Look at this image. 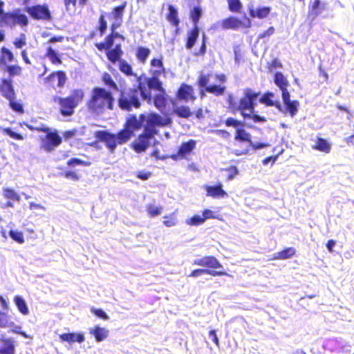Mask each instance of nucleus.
Here are the masks:
<instances>
[{"label": "nucleus", "mask_w": 354, "mask_h": 354, "mask_svg": "<svg viewBox=\"0 0 354 354\" xmlns=\"http://www.w3.org/2000/svg\"><path fill=\"white\" fill-rule=\"evenodd\" d=\"M145 115L142 113L139 118L136 115H130L124 124L123 129L117 133H113L106 130H97L94 132L95 140L88 145L96 149L99 148V143L103 142L110 153H113L118 145L127 143L133 136L134 131L140 129L145 122Z\"/></svg>", "instance_id": "obj_1"}, {"label": "nucleus", "mask_w": 354, "mask_h": 354, "mask_svg": "<svg viewBox=\"0 0 354 354\" xmlns=\"http://www.w3.org/2000/svg\"><path fill=\"white\" fill-rule=\"evenodd\" d=\"M140 95L148 102L152 100L151 91H147L146 84L142 82H139L136 87L120 91L117 100L118 107L128 112L131 111L133 109L140 108Z\"/></svg>", "instance_id": "obj_2"}, {"label": "nucleus", "mask_w": 354, "mask_h": 354, "mask_svg": "<svg viewBox=\"0 0 354 354\" xmlns=\"http://www.w3.org/2000/svg\"><path fill=\"white\" fill-rule=\"evenodd\" d=\"M115 102V99L111 91L96 86L92 89L86 106L91 113L100 115L108 110H113Z\"/></svg>", "instance_id": "obj_3"}, {"label": "nucleus", "mask_w": 354, "mask_h": 354, "mask_svg": "<svg viewBox=\"0 0 354 354\" xmlns=\"http://www.w3.org/2000/svg\"><path fill=\"white\" fill-rule=\"evenodd\" d=\"M127 6V2L124 1L120 5L114 7L111 12L107 15L110 19H113L114 21L111 24V32L104 37V41L95 43L94 45L99 51L103 52L104 49L112 47L114 44V40L116 38H123V37L115 30L121 24Z\"/></svg>", "instance_id": "obj_4"}, {"label": "nucleus", "mask_w": 354, "mask_h": 354, "mask_svg": "<svg viewBox=\"0 0 354 354\" xmlns=\"http://www.w3.org/2000/svg\"><path fill=\"white\" fill-rule=\"evenodd\" d=\"M193 265L206 268H198L192 270L188 275L189 277H198L203 274H209L213 277L227 276L231 277L227 272L222 269L223 266L220 261L214 256H205L193 261Z\"/></svg>", "instance_id": "obj_5"}, {"label": "nucleus", "mask_w": 354, "mask_h": 354, "mask_svg": "<svg viewBox=\"0 0 354 354\" xmlns=\"http://www.w3.org/2000/svg\"><path fill=\"white\" fill-rule=\"evenodd\" d=\"M29 24L28 17L22 12L20 8L11 11H3V2H0V26L13 28L17 25L26 27Z\"/></svg>", "instance_id": "obj_6"}, {"label": "nucleus", "mask_w": 354, "mask_h": 354, "mask_svg": "<svg viewBox=\"0 0 354 354\" xmlns=\"http://www.w3.org/2000/svg\"><path fill=\"white\" fill-rule=\"evenodd\" d=\"M84 92L82 89H74L70 95L66 97H55L54 101L59 105V113L63 116H71L74 113V109L83 100Z\"/></svg>", "instance_id": "obj_7"}, {"label": "nucleus", "mask_w": 354, "mask_h": 354, "mask_svg": "<svg viewBox=\"0 0 354 354\" xmlns=\"http://www.w3.org/2000/svg\"><path fill=\"white\" fill-rule=\"evenodd\" d=\"M103 51H105L106 57L110 63L113 64H118V68L121 73L127 76L135 75L131 64L127 60L122 59L124 52L120 44H116L113 48L112 46L105 48Z\"/></svg>", "instance_id": "obj_8"}, {"label": "nucleus", "mask_w": 354, "mask_h": 354, "mask_svg": "<svg viewBox=\"0 0 354 354\" xmlns=\"http://www.w3.org/2000/svg\"><path fill=\"white\" fill-rule=\"evenodd\" d=\"M260 93L253 91L250 88H246L243 91V95L239 101L237 110L241 115L245 117L248 113H253L255 111L256 100L259 96Z\"/></svg>", "instance_id": "obj_9"}, {"label": "nucleus", "mask_w": 354, "mask_h": 354, "mask_svg": "<svg viewBox=\"0 0 354 354\" xmlns=\"http://www.w3.org/2000/svg\"><path fill=\"white\" fill-rule=\"evenodd\" d=\"M171 122V120L169 118H163L156 113H151L147 115H145L142 127L144 131L155 136L158 133L157 127H165Z\"/></svg>", "instance_id": "obj_10"}, {"label": "nucleus", "mask_w": 354, "mask_h": 354, "mask_svg": "<svg viewBox=\"0 0 354 354\" xmlns=\"http://www.w3.org/2000/svg\"><path fill=\"white\" fill-rule=\"evenodd\" d=\"M24 11L35 21H50L53 19L49 6L46 3L26 6Z\"/></svg>", "instance_id": "obj_11"}, {"label": "nucleus", "mask_w": 354, "mask_h": 354, "mask_svg": "<svg viewBox=\"0 0 354 354\" xmlns=\"http://www.w3.org/2000/svg\"><path fill=\"white\" fill-rule=\"evenodd\" d=\"M43 133H45L46 135L41 138L40 148L46 152L50 153L61 145L62 138L57 131H51L48 127V131H43Z\"/></svg>", "instance_id": "obj_12"}, {"label": "nucleus", "mask_w": 354, "mask_h": 354, "mask_svg": "<svg viewBox=\"0 0 354 354\" xmlns=\"http://www.w3.org/2000/svg\"><path fill=\"white\" fill-rule=\"evenodd\" d=\"M221 26L223 30H238L239 28H250L252 26V22L247 17H245L244 21H241L238 17L230 16L222 20Z\"/></svg>", "instance_id": "obj_13"}, {"label": "nucleus", "mask_w": 354, "mask_h": 354, "mask_svg": "<svg viewBox=\"0 0 354 354\" xmlns=\"http://www.w3.org/2000/svg\"><path fill=\"white\" fill-rule=\"evenodd\" d=\"M196 147V141L195 140L190 139L187 142H182L179 146L177 152L171 154L169 157L174 161L187 159L188 156L191 155Z\"/></svg>", "instance_id": "obj_14"}, {"label": "nucleus", "mask_w": 354, "mask_h": 354, "mask_svg": "<svg viewBox=\"0 0 354 354\" xmlns=\"http://www.w3.org/2000/svg\"><path fill=\"white\" fill-rule=\"evenodd\" d=\"M66 79V73L63 71H57L48 75L44 79V82L48 88L55 89L63 87Z\"/></svg>", "instance_id": "obj_15"}, {"label": "nucleus", "mask_w": 354, "mask_h": 354, "mask_svg": "<svg viewBox=\"0 0 354 354\" xmlns=\"http://www.w3.org/2000/svg\"><path fill=\"white\" fill-rule=\"evenodd\" d=\"M176 97L179 101L185 102H193L196 99L193 86L185 83L180 84L176 91Z\"/></svg>", "instance_id": "obj_16"}, {"label": "nucleus", "mask_w": 354, "mask_h": 354, "mask_svg": "<svg viewBox=\"0 0 354 354\" xmlns=\"http://www.w3.org/2000/svg\"><path fill=\"white\" fill-rule=\"evenodd\" d=\"M154 138L155 136L143 131V132L138 136L137 142L133 144V149L137 153L145 151L150 146L151 140L154 139Z\"/></svg>", "instance_id": "obj_17"}, {"label": "nucleus", "mask_w": 354, "mask_h": 354, "mask_svg": "<svg viewBox=\"0 0 354 354\" xmlns=\"http://www.w3.org/2000/svg\"><path fill=\"white\" fill-rule=\"evenodd\" d=\"M282 100L285 106L282 112L288 113L292 118L295 117L299 111V102L298 100H290V93H285L284 95H282Z\"/></svg>", "instance_id": "obj_18"}, {"label": "nucleus", "mask_w": 354, "mask_h": 354, "mask_svg": "<svg viewBox=\"0 0 354 354\" xmlns=\"http://www.w3.org/2000/svg\"><path fill=\"white\" fill-rule=\"evenodd\" d=\"M0 93L7 100L15 98V91L12 85V80L3 78L0 82Z\"/></svg>", "instance_id": "obj_19"}, {"label": "nucleus", "mask_w": 354, "mask_h": 354, "mask_svg": "<svg viewBox=\"0 0 354 354\" xmlns=\"http://www.w3.org/2000/svg\"><path fill=\"white\" fill-rule=\"evenodd\" d=\"M204 189L206 195L212 198H224L227 196V192L223 189V185L218 183L215 185H205Z\"/></svg>", "instance_id": "obj_20"}, {"label": "nucleus", "mask_w": 354, "mask_h": 354, "mask_svg": "<svg viewBox=\"0 0 354 354\" xmlns=\"http://www.w3.org/2000/svg\"><path fill=\"white\" fill-rule=\"evenodd\" d=\"M0 354H15V345L13 339L0 337Z\"/></svg>", "instance_id": "obj_21"}, {"label": "nucleus", "mask_w": 354, "mask_h": 354, "mask_svg": "<svg viewBox=\"0 0 354 354\" xmlns=\"http://www.w3.org/2000/svg\"><path fill=\"white\" fill-rule=\"evenodd\" d=\"M59 337L62 342H67L69 344L75 342L81 344L85 340L84 335L82 333H65L60 334Z\"/></svg>", "instance_id": "obj_22"}, {"label": "nucleus", "mask_w": 354, "mask_h": 354, "mask_svg": "<svg viewBox=\"0 0 354 354\" xmlns=\"http://www.w3.org/2000/svg\"><path fill=\"white\" fill-rule=\"evenodd\" d=\"M150 66L149 73L151 75L160 76L166 73V69L163 65L162 58L151 59L150 62Z\"/></svg>", "instance_id": "obj_23"}, {"label": "nucleus", "mask_w": 354, "mask_h": 354, "mask_svg": "<svg viewBox=\"0 0 354 354\" xmlns=\"http://www.w3.org/2000/svg\"><path fill=\"white\" fill-rule=\"evenodd\" d=\"M270 11L271 8L269 6L259 7L257 9H254L253 6L248 8L249 15L252 18H266L270 15Z\"/></svg>", "instance_id": "obj_24"}, {"label": "nucleus", "mask_w": 354, "mask_h": 354, "mask_svg": "<svg viewBox=\"0 0 354 354\" xmlns=\"http://www.w3.org/2000/svg\"><path fill=\"white\" fill-rule=\"evenodd\" d=\"M274 82L275 84L281 89L282 95L286 93H289L288 91V86H289V82L286 77L283 75L281 72H277L274 76Z\"/></svg>", "instance_id": "obj_25"}, {"label": "nucleus", "mask_w": 354, "mask_h": 354, "mask_svg": "<svg viewBox=\"0 0 354 354\" xmlns=\"http://www.w3.org/2000/svg\"><path fill=\"white\" fill-rule=\"evenodd\" d=\"M199 36V28L198 26H194L190 30L187 31L186 35L185 47L187 49H191Z\"/></svg>", "instance_id": "obj_26"}, {"label": "nucleus", "mask_w": 354, "mask_h": 354, "mask_svg": "<svg viewBox=\"0 0 354 354\" xmlns=\"http://www.w3.org/2000/svg\"><path fill=\"white\" fill-rule=\"evenodd\" d=\"M158 75H151V77L147 78L146 84L148 87L147 91L155 90L158 92L164 91L162 82L159 80Z\"/></svg>", "instance_id": "obj_27"}, {"label": "nucleus", "mask_w": 354, "mask_h": 354, "mask_svg": "<svg viewBox=\"0 0 354 354\" xmlns=\"http://www.w3.org/2000/svg\"><path fill=\"white\" fill-rule=\"evenodd\" d=\"M274 97V93L272 92H267L264 93L262 97L259 99V102L262 104H264L268 106H274L279 111H283V108L281 104L278 101H274L272 100V97Z\"/></svg>", "instance_id": "obj_28"}, {"label": "nucleus", "mask_w": 354, "mask_h": 354, "mask_svg": "<svg viewBox=\"0 0 354 354\" xmlns=\"http://www.w3.org/2000/svg\"><path fill=\"white\" fill-rule=\"evenodd\" d=\"M312 149L325 153H329L331 151V145L325 138L318 137L316 139L315 144L312 146Z\"/></svg>", "instance_id": "obj_29"}, {"label": "nucleus", "mask_w": 354, "mask_h": 354, "mask_svg": "<svg viewBox=\"0 0 354 354\" xmlns=\"http://www.w3.org/2000/svg\"><path fill=\"white\" fill-rule=\"evenodd\" d=\"M89 333L94 336L97 342H100L109 336V331L104 328L96 325L92 329H90Z\"/></svg>", "instance_id": "obj_30"}, {"label": "nucleus", "mask_w": 354, "mask_h": 354, "mask_svg": "<svg viewBox=\"0 0 354 354\" xmlns=\"http://www.w3.org/2000/svg\"><path fill=\"white\" fill-rule=\"evenodd\" d=\"M0 328H18L13 321H12L10 316L6 313L0 311ZM20 328V326H19Z\"/></svg>", "instance_id": "obj_31"}, {"label": "nucleus", "mask_w": 354, "mask_h": 354, "mask_svg": "<svg viewBox=\"0 0 354 354\" xmlns=\"http://www.w3.org/2000/svg\"><path fill=\"white\" fill-rule=\"evenodd\" d=\"M168 10L169 12L166 17L167 19L173 26L178 27L180 24V19L177 10L172 5H169Z\"/></svg>", "instance_id": "obj_32"}, {"label": "nucleus", "mask_w": 354, "mask_h": 354, "mask_svg": "<svg viewBox=\"0 0 354 354\" xmlns=\"http://www.w3.org/2000/svg\"><path fill=\"white\" fill-rule=\"evenodd\" d=\"M153 103L155 106L158 109H165L167 103L166 91L159 92L153 97Z\"/></svg>", "instance_id": "obj_33"}, {"label": "nucleus", "mask_w": 354, "mask_h": 354, "mask_svg": "<svg viewBox=\"0 0 354 354\" xmlns=\"http://www.w3.org/2000/svg\"><path fill=\"white\" fill-rule=\"evenodd\" d=\"M296 254V250L293 247H289L283 249V250L277 252L275 254L272 259H280V260H284L289 259L293 256H295Z\"/></svg>", "instance_id": "obj_34"}, {"label": "nucleus", "mask_w": 354, "mask_h": 354, "mask_svg": "<svg viewBox=\"0 0 354 354\" xmlns=\"http://www.w3.org/2000/svg\"><path fill=\"white\" fill-rule=\"evenodd\" d=\"M151 50L145 46H138L136 50V57L139 62L145 64L150 55Z\"/></svg>", "instance_id": "obj_35"}, {"label": "nucleus", "mask_w": 354, "mask_h": 354, "mask_svg": "<svg viewBox=\"0 0 354 354\" xmlns=\"http://www.w3.org/2000/svg\"><path fill=\"white\" fill-rule=\"evenodd\" d=\"M234 140L250 143L251 142V135L244 129V126H241L235 131Z\"/></svg>", "instance_id": "obj_36"}, {"label": "nucleus", "mask_w": 354, "mask_h": 354, "mask_svg": "<svg viewBox=\"0 0 354 354\" xmlns=\"http://www.w3.org/2000/svg\"><path fill=\"white\" fill-rule=\"evenodd\" d=\"M173 113L180 118L187 119L193 113L188 106H180L173 109Z\"/></svg>", "instance_id": "obj_37"}, {"label": "nucleus", "mask_w": 354, "mask_h": 354, "mask_svg": "<svg viewBox=\"0 0 354 354\" xmlns=\"http://www.w3.org/2000/svg\"><path fill=\"white\" fill-rule=\"evenodd\" d=\"M101 80L102 83L105 86H108L109 88L113 89L114 91L118 90V86L117 83L113 80L111 75L109 73L104 72L102 74Z\"/></svg>", "instance_id": "obj_38"}, {"label": "nucleus", "mask_w": 354, "mask_h": 354, "mask_svg": "<svg viewBox=\"0 0 354 354\" xmlns=\"http://www.w3.org/2000/svg\"><path fill=\"white\" fill-rule=\"evenodd\" d=\"M13 301L17 309L22 315H27L29 313L27 304L22 297L17 295L14 297Z\"/></svg>", "instance_id": "obj_39"}, {"label": "nucleus", "mask_w": 354, "mask_h": 354, "mask_svg": "<svg viewBox=\"0 0 354 354\" xmlns=\"http://www.w3.org/2000/svg\"><path fill=\"white\" fill-rule=\"evenodd\" d=\"M203 14V10L201 7L198 5L194 6L189 12V19L192 20L194 24V26H198L200 18L201 17Z\"/></svg>", "instance_id": "obj_40"}, {"label": "nucleus", "mask_w": 354, "mask_h": 354, "mask_svg": "<svg viewBox=\"0 0 354 354\" xmlns=\"http://www.w3.org/2000/svg\"><path fill=\"white\" fill-rule=\"evenodd\" d=\"M107 15L108 14L106 12H103L99 16L97 30L99 31L100 36H102L107 30L108 25L106 20Z\"/></svg>", "instance_id": "obj_41"}, {"label": "nucleus", "mask_w": 354, "mask_h": 354, "mask_svg": "<svg viewBox=\"0 0 354 354\" xmlns=\"http://www.w3.org/2000/svg\"><path fill=\"white\" fill-rule=\"evenodd\" d=\"M325 8V4H321L319 0H314L309 5V12L311 15L317 16Z\"/></svg>", "instance_id": "obj_42"}, {"label": "nucleus", "mask_w": 354, "mask_h": 354, "mask_svg": "<svg viewBox=\"0 0 354 354\" xmlns=\"http://www.w3.org/2000/svg\"><path fill=\"white\" fill-rule=\"evenodd\" d=\"M225 86H220V85H209L205 87V91L209 93L214 94L216 96H219L223 95L225 93Z\"/></svg>", "instance_id": "obj_43"}, {"label": "nucleus", "mask_w": 354, "mask_h": 354, "mask_svg": "<svg viewBox=\"0 0 354 354\" xmlns=\"http://www.w3.org/2000/svg\"><path fill=\"white\" fill-rule=\"evenodd\" d=\"M3 194L6 198L13 201L19 202L21 200L20 196L12 188H3Z\"/></svg>", "instance_id": "obj_44"}, {"label": "nucleus", "mask_w": 354, "mask_h": 354, "mask_svg": "<svg viewBox=\"0 0 354 354\" xmlns=\"http://www.w3.org/2000/svg\"><path fill=\"white\" fill-rule=\"evenodd\" d=\"M10 77L19 76L22 73V68L17 64L8 65L5 68Z\"/></svg>", "instance_id": "obj_45"}, {"label": "nucleus", "mask_w": 354, "mask_h": 354, "mask_svg": "<svg viewBox=\"0 0 354 354\" xmlns=\"http://www.w3.org/2000/svg\"><path fill=\"white\" fill-rule=\"evenodd\" d=\"M162 207L161 206H156L153 204H148L146 205V212L149 217H155L162 213Z\"/></svg>", "instance_id": "obj_46"}, {"label": "nucleus", "mask_w": 354, "mask_h": 354, "mask_svg": "<svg viewBox=\"0 0 354 354\" xmlns=\"http://www.w3.org/2000/svg\"><path fill=\"white\" fill-rule=\"evenodd\" d=\"M46 56L48 57L51 63L53 64H60L62 63L61 59L52 47H48L47 48Z\"/></svg>", "instance_id": "obj_47"}, {"label": "nucleus", "mask_w": 354, "mask_h": 354, "mask_svg": "<svg viewBox=\"0 0 354 354\" xmlns=\"http://www.w3.org/2000/svg\"><path fill=\"white\" fill-rule=\"evenodd\" d=\"M228 9L232 12L240 13L243 6L240 0H227Z\"/></svg>", "instance_id": "obj_48"}, {"label": "nucleus", "mask_w": 354, "mask_h": 354, "mask_svg": "<svg viewBox=\"0 0 354 354\" xmlns=\"http://www.w3.org/2000/svg\"><path fill=\"white\" fill-rule=\"evenodd\" d=\"M66 165L68 167H74L77 165H81L84 167H88L91 165L89 161H84L77 158H72L67 160Z\"/></svg>", "instance_id": "obj_49"}, {"label": "nucleus", "mask_w": 354, "mask_h": 354, "mask_svg": "<svg viewBox=\"0 0 354 354\" xmlns=\"http://www.w3.org/2000/svg\"><path fill=\"white\" fill-rule=\"evenodd\" d=\"M224 124L226 127H232L236 129H238L241 126H245V124L243 122L239 120L236 118H234L232 117H229L225 119L224 121Z\"/></svg>", "instance_id": "obj_50"}, {"label": "nucleus", "mask_w": 354, "mask_h": 354, "mask_svg": "<svg viewBox=\"0 0 354 354\" xmlns=\"http://www.w3.org/2000/svg\"><path fill=\"white\" fill-rule=\"evenodd\" d=\"M205 222V218L200 215H194L186 221V223L192 226H198Z\"/></svg>", "instance_id": "obj_51"}, {"label": "nucleus", "mask_w": 354, "mask_h": 354, "mask_svg": "<svg viewBox=\"0 0 354 354\" xmlns=\"http://www.w3.org/2000/svg\"><path fill=\"white\" fill-rule=\"evenodd\" d=\"M10 236L18 243H24L25 240L24 237V234L21 231H15V230H10L9 231Z\"/></svg>", "instance_id": "obj_52"}, {"label": "nucleus", "mask_w": 354, "mask_h": 354, "mask_svg": "<svg viewBox=\"0 0 354 354\" xmlns=\"http://www.w3.org/2000/svg\"><path fill=\"white\" fill-rule=\"evenodd\" d=\"M8 100L9 101V106L12 111L21 114L24 113V107L21 103L15 101V98Z\"/></svg>", "instance_id": "obj_53"}, {"label": "nucleus", "mask_w": 354, "mask_h": 354, "mask_svg": "<svg viewBox=\"0 0 354 354\" xmlns=\"http://www.w3.org/2000/svg\"><path fill=\"white\" fill-rule=\"evenodd\" d=\"M2 131L4 134L8 136L9 137L16 140H22L24 138V136L13 131L10 127L3 128Z\"/></svg>", "instance_id": "obj_54"}, {"label": "nucleus", "mask_w": 354, "mask_h": 354, "mask_svg": "<svg viewBox=\"0 0 354 354\" xmlns=\"http://www.w3.org/2000/svg\"><path fill=\"white\" fill-rule=\"evenodd\" d=\"M210 75L201 73L197 80V84L200 88H204L208 86L207 84L209 82Z\"/></svg>", "instance_id": "obj_55"}, {"label": "nucleus", "mask_w": 354, "mask_h": 354, "mask_svg": "<svg viewBox=\"0 0 354 354\" xmlns=\"http://www.w3.org/2000/svg\"><path fill=\"white\" fill-rule=\"evenodd\" d=\"M1 58L8 62H12L14 60V55L12 52L6 47L1 48Z\"/></svg>", "instance_id": "obj_56"}, {"label": "nucleus", "mask_w": 354, "mask_h": 354, "mask_svg": "<svg viewBox=\"0 0 354 354\" xmlns=\"http://www.w3.org/2000/svg\"><path fill=\"white\" fill-rule=\"evenodd\" d=\"M62 175L73 181H78L80 179V175L76 171L68 170L62 173Z\"/></svg>", "instance_id": "obj_57"}, {"label": "nucleus", "mask_w": 354, "mask_h": 354, "mask_svg": "<svg viewBox=\"0 0 354 354\" xmlns=\"http://www.w3.org/2000/svg\"><path fill=\"white\" fill-rule=\"evenodd\" d=\"M177 223L176 218L175 216L174 213H172L169 216H164V221L163 224L168 227H173L176 225Z\"/></svg>", "instance_id": "obj_58"}, {"label": "nucleus", "mask_w": 354, "mask_h": 354, "mask_svg": "<svg viewBox=\"0 0 354 354\" xmlns=\"http://www.w3.org/2000/svg\"><path fill=\"white\" fill-rule=\"evenodd\" d=\"M244 119H251L254 122H264L266 121V118L264 116H261L259 115L255 114L254 113H248L245 117H243Z\"/></svg>", "instance_id": "obj_59"}, {"label": "nucleus", "mask_w": 354, "mask_h": 354, "mask_svg": "<svg viewBox=\"0 0 354 354\" xmlns=\"http://www.w3.org/2000/svg\"><path fill=\"white\" fill-rule=\"evenodd\" d=\"M91 312L104 320H107L109 319V317L102 309L91 308Z\"/></svg>", "instance_id": "obj_60"}, {"label": "nucleus", "mask_w": 354, "mask_h": 354, "mask_svg": "<svg viewBox=\"0 0 354 354\" xmlns=\"http://www.w3.org/2000/svg\"><path fill=\"white\" fill-rule=\"evenodd\" d=\"M13 44L17 48H21L26 44V35L21 34L19 38H17L13 41Z\"/></svg>", "instance_id": "obj_61"}, {"label": "nucleus", "mask_w": 354, "mask_h": 354, "mask_svg": "<svg viewBox=\"0 0 354 354\" xmlns=\"http://www.w3.org/2000/svg\"><path fill=\"white\" fill-rule=\"evenodd\" d=\"M136 176L142 180H147L151 176V173L150 171L141 170L136 173Z\"/></svg>", "instance_id": "obj_62"}, {"label": "nucleus", "mask_w": 354, "mask_h": 354, "mask_svg": "<svg viewBox=\"0 0 354 354\" xmlns=\"http://www.w3.org/2000/svg\"><path fill=\"white\" fill-rule=\"evenodd\" d=\"M274 28L273 26L269 27L267 30L258 35V39H261L267 37H270L274 32Z\"/></svg>", "instance_id": "obj_63"}, {"label": "nucleus", "mask_w": 354, "mask_h": 354, "mask_svg": "<svg viewBox=\"0 0 354 354\" xmlns=\"http://www.w3.org/2000/svg\"><path fill=\"white\" fill-rule=\"evenodd\" d=\"M25 125L30 131H37V132H43V131H48V127H46L44 124H41L39 127H34L32 125H30V124L25 123Z\"/></svg>", "instance_id": "obj_64"}]
</instances>
